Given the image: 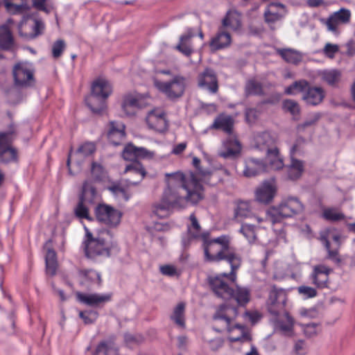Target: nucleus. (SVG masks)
Masks as SVG:
<instances>
[{"instance_id": "nucleus-11", "label": "nucleus", "mask_w": 355, "mask_h": 355, "mask_svg": "<svg viewBox=\"0 0 355 355\" xmlns=\"http://www.w3.org/2000/svg\"><path fill=\"white\" fill-rule=\"evenodd\" d=\"M96 220L110 228L116 227L121 223L122 212L106 204H98L94 209Z\"/></svg>"}, {"instance_id": "nucleus-38", "label": "nucleus", "mask_w": 355, "mask_h": 355, "mask_svg": "<svg viewBox=\"0 0 355 355\" xmlns=\"http://www.w3.org/2000/svg\"><path fill=\"white\" fill-rule=\"evenodd\" d=\"M266 159L268 162V168L272 170H279L284 167L283 159L279 155L277 148L268 150L266 153Z\"/></svg>"}, {"instance_id": "nucleus-29", "label": "nucleus", "mask_w": 355, "mask_h": 355, "mask_svg": "<svg viewBox=\"0 0 355 355\" xmlns=\"http://www.w3.org/2000/svg\"><path fill=\"white\" fill-rule=\"evenodd\" d=\"M321 80L332 87H337L342 78V73L336 69H324L319 72Z\"/></svg>"}, {"instance_id": "nucleus-30", "label": "nucleus", "mask_w": 355, "mask_h": 355, "mask_svg": "<svg viewBox=\"0 0 355 355\" xmlns=\"http://www.w3.org/2000/svg\"><path fill=\"white\" fill-rule=\"evenodd\" d=\"M193 166L197 168L198 171L196 173H190L187 175L183 174V175L188 178L190 175H193L196 177L198 182L202 186L201 184V181H207L209 179H216L218 178V173L216 172H211L207 170H202L200 168V160L194 157L193 159Z\"/></svg>"}, {"instance_id": "nucleus-42", "label": "nucleus", "mask_w": 355, "mask_h": 355, "mask_svg": "<svg viewBox=\"0 0 355 355\" xmlns=\"http://www.w3.org/2000/svg\"><path fill=\"white\" fill-rule=\"evenodd\" d=\"M277 53L287 62L297 64L302 60V55L291 49H278Z\"/></svg>"}, {"instance_id": "nucleus-50", "label": "nucleus", "mask_w": 355, "mask_h": 355, "mask_svg": "<svg viewBox=\"0 0 355 355\" xmlns=\"http://www.w3.org/2000/svg\"><path fill=\"white\" fill-rule=\"evenodd\" d=\"M323 216L325 219L331 221H338L345 218V216L335 208L325 209L323 211Z\"/></svg>"}, {"instance_id": "nucleus-56", "label": "nucleus", "mask_w": 355, "mask_h": 355, "mask_svg": "<svg viewBox=\"0 0 355 355\" xmlns=\"http://www.w3.org/2000/svg\"><path fill=\"white\" fill-rule=\"evenodd\" d=\"M79 316L85 324H92L97 319L98 313L94 311H80Z\"/></svg>"}, {"instance_id": "nucleus-23", "label": "nucleus", "mask_w": 355, "mask_h": 355, "mask_svg": "<svg viewBox=\"0 0 355 355\" xmlns=\"http://www.w3.org/2000/svg\"><path fill=\"white\" fill-rule=\"evenodd\" d=\"M125 125L117 121H111L107 132V138L111 144L118 146L122 144L125 137Z\"/></svg>"}, {"instance_id": "nucleus-41", "label": "nucleus", "mask_w": 355, "mask_h": 355, "mask_svg": "<svg viewBox=\"0 0 355 355\" xmlns=\"http://www.w3.org/2000/svg\"><path fill=\"white\" fill-rule=\"evenodd\" d=\"M96 150V146L92 142H86L82 144L78 150L74 153L72 150L70 151L68 159H67V166L69 168L70 162L72 159L73 155H78L80 157H87L93 154Z\"/></svg>"}, {"instance_id": "nucleus-2", "label": "nucleus", "mask_w": 355, "mask_h": 355, "mask_svg": "<svg viewBox=\"0 0 355 355\" xmlns=\"http://www.w3.org/2000/svg\"><path fill=\"white\" fill-rule=\"evenodd\" d=\"M202 246L206 261L219 262L225 260L230 265V280L232 282H235L236 271L240 268L242 259L236 250L230 247V237L221 235L211 239L210 234H205L203 235Z\"/></svg>"}, {"instance_id": "nucleus-31", "label": "nucleus", "mask_w": 355, "mask_h": 355, "mask_svg": "<svg viewBox=\"0 0 355 355\" xmlns=\"http://www.w3.org/2000/svg\"><path fill=\"white\" fill-rule=\"evenodd\" d=\"M253 213L250 204L248 201L239 200L234 208V218L241 222L245 218H252Z\"/></svg>"}, {"instance_id": "nucleus-34", "label": "nucleus", "mask_w": 355, "mask_h": 355, "mask_svg": "<svg viewBox=\"0 0 355 355\" xmlns=\"http://www.w3.org/2000/svg\"><path fill=\"white\" fill-rule=\"evenodd\" d=\"M50 241L45 244L46 253L45 256L46 271L49 275H54L58 268V261L55 252L49 247Z\"/></svg>"}, {"instance_id": "nucleus-21", "label": "nucleus", "mask_w": 355, "mask_h": 355, "mask_svg": "<svg viewBox=\"0 0 355 355\" xmlns=\"http://www.w3.org/2000/svg\"><path fill=\"white\" fill-rule=\"evenodd\" d=\"M298 150V145L295 144L291 149V162L286 167L288 178L290 180H295L300 178L304 171L303 162L293 158V155Z\"/></svg>"}, {"instance_id": "nucleus-47", "label": "nucleus", "mask_w": 355, "mask_h": 355, "mask_svg": "<svg viewBox=\"0 0 355 355\" xmlns=\"http://www.w3.org/2000/svg\"><path fill=\"white\" fill-rule=\"evenodd\" d=\"M309 82L305 80H300L294 82L285 89V94L288 95H295L297 93H304L306 87L309 86Z\"/></svg>"}, {"instance_id": "nucleus-5", "label": "nucleus", "mask_w": 355, "mask_h": 355, "mask_svg": "<svg viewBox=\"0 0 355 355\" xmlns=\"http://www.w3.org/2000/svg\"><path fill=\"white\" fill-rule=\"evenodd\" d=\"M155 156V153L144 147H137L132 144H127L123 152L122 157L124 159L131 161L132 163L128 165L124 171L125 173H132L137 175L139 178L137 181L133 182L128 180L129 184L135 185L143 180L146 175L145 168L137 162L139 159H152Z\"/></svg>"}, {"instance_id": "nucleus-60", "label": "nucleus", "mask_w": 355, "mask_h": 355, "mask_svg": "<svg viewBox=\"0 0 355 355\" xmlns=\"http://www.w3.org/2000/svg\"><path fill=\"white\" fill-rule=\"evenodd\" d=\"M159 270L162 274L166 276L172 277L177 274L176 268L171 265L162 266H160Z\"/></svg>"}, {"instance_id": "nucleus-33", "label": "nucleus", "mask_w": 355, "mask_h": 355, "mask_svg": "<svg viewBox=\"0 0 355 355\" xmlns=\"http://www.w3.org/2000/svg\"><path fill=\"white\" fill-rule=\"evenodd\" d=\"M284 315L286 320L283 321L282 319L278 318L275 321V329L276 331H279L283 334L288 335L291 334L293 331V326H294V320L289 315L287 311L282 313L281 315Z\"/></svg>"}, {"instance_id": "nucleus-58", "label": "nucleus", "mask_w": 355, "mask_h": 355, "mask_svg": "<svg viewBox=\"0 0 355 355\" xmlns=\"http://www.w3.org/2000/svg\"><path fill=\"white\" fill-rule=\"evenodd\" d=\"M338 51L339 46L337 44L327 43L323 49V53L327 58H334Z\"/></svg>"}, {"instance_id": "nucleus-10", "label": "nucleus", "mask_w": 355, "mask_h": 355, "mask_svg": "<svg viewBox=\"0 0 355 355\" xmlns=\"http://www.w3.org/2000/svg\"><path fill=\"white\" fill-rule=\"evenodd\" d=\"M287 300L288 295L285 289L278 288L275 285L271 286L266 300L268 311L275 317L281 316L282 313L286 311Z\"/></svg>"}, {"instance_id": "nucleus-26", "label": "nucleus", "mask_w": 355, "mask_h": 355, "mask_svg": "<svg viewBox=\"0 0 355 355\" xmlns=\"http://www.w3.org/2000/svg\"><path fill=\"white\" fill-rule=\"evenodd\" d=\"M234 123V119L230 115L222 113L216 117L210 128L215 130H221L228 135H232Z\"/></svg>"}, {"instance_id": "nucleus-14", "label": "nucleus", "mask_w": 355, "mask_h": 355, "mask_svg": "<svg viewBox=\"0 0 355 355\" xmlns=\"http://www.w3.org/2000/svg\"><path fill=\"white\" fill-rule=\"evenodd\" d=\"M197 85L203 90L216 94L218 90V81L216 72L212 69L206 68L198 75Z\"/></svg>"}, {"instance_id": "nucleus-16", "label": "nucleus", "mask_w": 355, "mask_h": 355, "mask_svg": "<svg viewBox=\"0 0 355 355\" xmlns=\"http://www.w3.org/2000/svg\"><path fill=\"white\" fill-rule=\"evenodd\" d=\"M331 272L332 269L325 265H316L313 267L309 279L317 288H326L329 287V275Z\"/></svg>"}, {"instance_id": "nucleus-49", "label": "nucleus", "mask_w": 355, "mask_h": 355, "mask_svg": "<svg viewBox=\"0 0 355 355\" xmlns=\"http://www.w3.org/2000/svg\"><path fill=\"white\" fill-rule=\"evenodd\" d=\"M85 202L79 199V202L74 208V214L80 219H87L89 221L93 220L90 216L88 208L85 206Z\"/></svg>"}, {"instance_id": "nucleus-57", "label": "nucleus", "mask_w": 355, "mask_h": 355, "mask_svg": "<svg viewBox=\"0 0 355 355\" xmlns=\"http://www.w3.org/2000/svg\"><path fill=\"white\" fill-rule=\"evenodd\" d=\"M124 340L125 343L132 347L135 345H138L143 342L144 337L140 334H126L124 336Z\"/></svg>"}, {"instance_id": "nucleus-19", "label": "nucleus", "mask_w": 355, "mask_h": 355, "mask_svg": "<svg viewBox=\"0 0 355 355\" xmlns=\"http://www.w3.org/2000/svg\"><path fill=\"white\" fill-rule=\"evenodd\" d=\"M77 299L79 302L90 306H98L105 302L110 301L111 294H85L80 292L76 293Z\"/></svg>"}, {"instance_id": "nucleus-55", "label": "nucleus", "mask_w": 355, "mask_h": 355, "mask_svg": "<svg viewBox=\"0 0 355 355\" xmlns=\"http://www.w3.org/2000/svg\"><path fill=\"white\" fill-rule=\"evenodd\" d=\"M339 23L347 24L349 21L351 12L349 10L341 8L333 14Z\"/></svg>"}, {"instance_id": "nucleus-59", "label": "nucleus", "mask_w": 355, "mask_h": 355, "mask_svg": "<svg viewBox=\"0 0 355 355\" xmlns=\"http://www.w3.org/2000/svg\"><path fill=\"white\" fill-rule=\"evenodd\" d=\"M198 240V239L193 237L192 235L189 234L188 232H185L182 235V246L184 250H187L189 248V246L192 244V243L195 241Z\"/></svg>"}, {"instance_id": "nucleus-28", "label": "nucleus", "mask_w": 355, "mask_h": 355, "mask_svg": "<svg viewBox=\"0 0 355 355\" xmlns=\"http://www.w3.org/2000/svg\"><path fill=\"white\" fill-rule=\"evenodd\" d=\"M194 34L191 28H188L187 33L180 36L179 42L175 46V49L185 56H190L193 52L191 43V40Z\"/></svg>"}, {"instance_id": "nucleus-53", "label": "nucleus", "mask_w": 355, "mask_h": 355, "mask_svg": "<svg viewBox=\"0 0 355 355\" xmlns=\"http://www.w3.org/2000/svg\"><path fill=\"white\" fill-rule=\"evenodd\" d=\"M66 48V44L64 40H58L55 41L52 46V55L54 58H58L62 54Z\"/></svg>"}, {"instance_id": "nucleus-45", "label": "nucleus", "mask_w": 355, "mask_h": 355, "mask_svg": "<svg viewBox=\"0 0 355 355\" xmlns=\"http://www.w3.org/2000/svg\"><path fill=\"white\" fill-rule=\"evenodd\" d=\"M245 96H261L263 94L262 84L254 79L249 80L245 86Z\"/></svg>"}, {"instance_id": "nucleus-1", "label": "nucleus", "mask_w": 355, "mask_h": 355, "mask_svg": "<svg viewBox=\"0 0 355 355\" xmlns=\"http://www.w3.org/2000/svg\"><path fill=\"white\" fill-rule=\"evenodd\" d=\"M167 187L162 200L153 206V214L159 218L168 217L171 209H184L196 205L205 198L204 187L193 175L187 178L182 173H166Z\"/></svg>"}, {"instance_id": "nucleus-48", "label": "nucleus", "mask_w": 355, "mask_h": 355, "mask_svg": "<svg viewBox=\"0 0 355 355\" xmlns=\"http://www.w3.org/2000/svg\"><path fill=\"white\" fill-rule=\"evenodd\" d=\"M240 232L243 234L249 243H253L256 242L257 234L254 225L243 224L241 227Z\"/></svg>"}, {"instance_id": "nucleus-35", "label": "nucleus", "mask_w": 355, "mask_h": 355, "mask_svg": "<svg viewBox=\"0 0 355 355\" xmlns=\"http://www.w3.org/2000/svg\"><path fill=\"white\" fill-rule=\"evenodd\" d=\"M223 27H227L232 31H238L241 27V15L235 10H230L222 21Z\"/></svg>"}, {"instance_id": "nucleus-27", "label": "nucleus", "mask_w": 355, "mask_h": 355, "mask_svg": "<svg viewBox=\"0 0 355 355\" xmlns=\"http://www.w3.org/2000/svg\"><path fill=\"white\" fill-rule=\"evenodd\" d=\"M224 151L219 153V155L224 158L234 157L240 153L241 146L237 139L232 134L223 141Z\"/></svg>"}, {"instance_id": "nucleus-20", "label": "nucleus", "mask_w": 355, "mask_h": 355, "mask_svg": "<svg viewBox=\"0 0 355 355\" xmlns=\"http://www.w3.org/2000/svg\"><path fill=\"white\" fill-rule=\"evenodd\" d=\"M325 97V92L320 87H311L309 85L302 94V100L309 105L320 104Z\"/></svg>"}, {"instance_id": "nucleus-62", "label": "nucleus", "mask_w": 355, "mask_h": 355, "mask_svg": "<svg viewBox=\"0 0 355 355\" xmlns=\"http://www.w3.org/2000/svg\"><path fill=\"white\" fill-rule=\"evenodd\" d=\"M111 352L107 344L105 342H101L96 347V355H109Z\"/></svg>"}, {"instance_id": "nucleus-46", "label": "nucleus", "mask_w": 355, "mask_h": 355, "mask_svg": "<svg viewBox=\"0 0 355 355\" xmlns=\"http://www.w3.org/2000/svg\"><path fill=\"white\" fill-rule=\"evenodd\" d=\"M184 309V304L182 302L179 303L175 307L173 315L171 316V320L182 328L185 327Z\"/></svg>"}, {"instance_id": "nucleus-3", "label": "nucleus", "mask_w": 355, "mask_h": 355, "mask_svg": "<svg viewBox=\"0 0 355 355\" xmlns=\"http://www.w3.org/2000/svg\"><path fill=\"white\" fill-rule=\"evenodd\" d=\"M238 308L227 303L220 304L213 316V329L217 332L227 331L231 343H248L252 340L250 329L245 325L235 322Z\"/></svg>"}, {"instance_id": "nucleus-37", "label": "nucleus", "mask_w": 355, "mask_h": 355, "mask_svg": "<svg viewBox=\"0 0 355 355\" xmlns=\"http://www.w3.org/2000/svg\"><path fill=\"white\" fill-rule=\"evenodd\" d=\"M14 45V40L8 24L0 26V49L10 50Z\"/></svg>"}, {"instance_id": "nucleus-40", "label": "nucleus", "mask_w": 355, "mask_h": 355, "mask_svg": "<svg viewBox=\"0 0 355 355\" xmlns=\"http://www.w3.org/2000/svg\"><path fill=\"white\" fill-rule=\"evenodd\" d=\"M141 107L139 99L131 95L126 96L122 103V109L128 116L135 115L137 110Z\"/></svg>"}, {"instance_id": "nucleus-12", "label": "nucleus", "mask_w": 355, "mask_h": 355, "mask_svg": "<svg viewBox=\"0 0 355 355\" xmlns=\"http://www.w3.org/2000/svg\"><path fill=\"white\" fill-rule=\"evenodd\" d=\"M15 85L19 87H28L35 83L34 69L28 62H19L12 69Z\"/></svg>"}, {"instance_id": "nucleus-64", "label": "nucleus", "mask_w": 355, "mask_h": 355, "mask_svg": "<svg viewBox=\"0 0 355 355\" xmlns=\"http://www.w3.org/2000/svg\"><path fill=\"white\" fill-rule=\"evenodd\" d=\"M304 333L308 337H312L317 334V324L314 323L307 324L304 327Z\"/></svg>"}, {"instance_id": "nucleus-44", "label": "nucleus", "mask_w": 355, "mask_h": 355, "mask_svg": "<svg viewBox=\"0 0 355 355\" xmlns=\"http://www.w3.org/2000/svg\"><path fill=\"white\" fill-rule=\"evenodd\" d=\"M96 198V191L95 188L87 182H84L82 194L79 199L85 203L93 204L95 202Z\"/></svg>"}, {"instance_id": "nucleus-22", "label": "nucleus", "mask_w": 355, "mask_h": 355, "mask_svg": "<svg viewBox=\"0 0 355 355\" xmlns=\"http://www.w3.org/2000/svg\"><path fill=\"white\" fill-rule=\"evenodd\" d=\"M267 171V165L262 160L254 158H248L245 161L243 174L245 177L251 178Z\"/></svg>"}, {"instance_id": "nucleus-18", "label": "nucleus", "mask_w": 355, "mask_h": 355, "mask_svg": "<svg viewBox=\"0 0 355 355\" xmlns=\"http://www.w3.org/2000/svg\"><path fill=\"white\" fill-rule=\"evenodd\" d=\"M146 120L148 127L155 131L162 132L167 129L166 114L161 109L157 108L150 111Z\"/></svg>"}, {"instance_id": "nucleus-51", "label": "nucleus", "mask_w": 355, "mask_h": 355, "mask_svg": "<svg viewBox=\"0 0 355 355\" xmlns=\"http://www.w3.org/2000/svg\"><path fill=\"white\" fill-rule=\"evenodd\" d=\"M297 289L298 293L305 299L313 298L318 295L317 290L309 286L302 285L297 287Z\"/></svg>"}, {"instance_id": "nucleus-52", "label": "nucleus", "mask_w": 355, "mask_h": 355, "mask_svg": "<svg viewBox=\"0 0 355 355\" xmlns=\"http://www.w3.org/2000/svg\"><path fill=\"white\" fill-rule=\"evenodd\" d=\"M284 108L288 111L292 115H298L300 112V108L298 103L293 100H285L283 102Z\"/></svg>"}, {"instance_id": "nucleus-63", "label": "nucleus", "mask_w": 355, "mask_h": 355, "mask_svg": "<svg viewBox=\"0 0 355 355\" xmlns=\"http://www.w3.org/2000/svg\"><path fill=\"white\" fill-rule=\"evenodd\" d=\"M245 114L246 121L250 123L254 122L258 116L257 110L254 108L246 109Z\"/></svg>"}, {"instance_id": "nucleus-61", "label": "nucleus", "mask_w": 355, "mask_h": 355, "mask_svg": "<svg viewBox=\"0 0 355 355\" xmlns=\"http://www.w3.org/2000/svg\"><path fill=\"white\" fill-rule=\"evenodd\" d=\"M325 24L327 26L329 31L335 32L337 29L339 22L337 21L334 15H332L328 19H327L325 21Z\"/></svg>"}, {"instance_id": "nucleus-17", "label": "nucleus", "mask_w": 355, "mask_h": 355, "mask_svg": "<svg viewBox=\"0 0 355 355\" xmlns=\"http://www.w3.org/2000/svg\"><path fill=\"white\" fill-rule=\"evenodd\" d=\"M277 193V187L274 181L263 182L255 190V200L264 205L270 203Z\"/></svg>"}, {"instance_id": "nucleus-6", "label": "nucleus", "mask_w": 355, "mask_h": 355, "mask_svg": "<svg viewBox=\"0 0 355 355\" xmlns=\"http://www.w3.org/2000/svg\"><path fill=\"white\" fill-rule=\"evenodd\" d=\"M304 210V205L297 198L288 197L267 211L266 220L272 225L280 223L284 218L302 214Z\"/></svg>"}, {"instance_id": "nucleus-7", "label": "nucleus", "mask_w": 355, "mask_h": 355, "mask_svg": "<svg viewBox=\"0 0 355 355\" xmlns=\"http://www.w3.org/2000/svg\"><path fill=\"white\" fill-rule=\"evenodd\" d=\"M112 92L111 84L105 79L98 78L92 85L91 94L85 98L92 112L100 114L106 109V99Z\"/></svg>"}, {"instance_id": "nucleus-39", "label": "nucleus", "mask_w": 355, "mask_h": 355, "mask_svg": "<svg viewBox=\"0 0 355 355\" xmlns=\"http://www.w3.org/2000/svg\"><path fill=\"white\" fill-rule=\"evenodd\" d=\"M78 275L81 278V284H101L100 273L92 269H82L78 270Z\"/></svg>"}, {"instance_id": "nucleus-43", "label": "nucleus", "mask_w": 355, "mask_h": 355, "mask_svg": "<svg viewBox=\"0 0 355 355\" xmlns=\"http://www.w3.org/2000/svg\"><path fill=\"white\" fill-rule=\"evenodd\" d=\"M320 240L324 243V247L327 251V259L334 262L335 264L340 266L342 263V259L338 253V249H331L330 243L325 235H321Z\"/></svg>"}, {"instance_id": "nucleus-8", "label": "nucleus", "mask_w": 355, "mask_h": 355, "mask_svg": "<svg viewBox=\"0 0 355 355\" xmlns=\"http://www.w3.org/2000/svg\"><path fill=\"white\" fill-rule=\"evenodd\" d=\"M105 233L107 235L110 236L112 235L109 230H106L102 232L101 234L98 235L96 237H93L92 234L87 232L86 236L87 239L84 241V249L85 256L90 259H95L98 257H110V250L113 246L112 241H107L103 234Z\"/></svg>"}, {"instance_id": "nucleus-24", "label": "nucleus", "mask_w": 355, "mask_h": 355, "mask_svg": "<svg viewBox=\"0 0 355 355\" xmlns=\"http://www.w3.org/2000/svg\"><path fill=\"white\" fill-rule=\"evenodd\" d=\"M286 14L285 6L282 3H270L264 12L265 21L271 25L280 20Z\"/></svg>"}, {"instance_id": "nucleus-36", "label": "nucleus", "mask_w": 355, "mask_h": 355, "mask_svg": "<svg viewBox=\"0 0 355 355\" xmlns=\"http://www.w3.org/2000/svg\"><path fill=\"white\" fill-rule=\"evenodd\" d=\"M5 7L11 14H21L29 9L27 0H3Z\"/></svg>"}, {"instance_id": "nucleus-15", "label": "nucleus", "mask_w": 355, "mask_h": 355, "mask_svg": "<svg viewBox=\"0 0 355 355\" xmlns=\"http://www.w3.org/2000/svg\"><path fill=\"white\" fill-rule=\"evenodd\" d=\"M13 133L14 131L0 133V157L6 163L15 161L17 157V150L10 147Z\"/></svg>"}, {"instance_id": "nucleus-4", "label": "nucleus", "mask_w": 355, "mask_h": 355, "mask_svg": "<svg viewBox=\"0 0 355 355\" xmlns=\"http://www.w3.org/2000/svg\"><path fill=\"white\" fill-rule=\"evenodd\" d=\"M226 277L230 279L229 274L222 273L208 277V282L213 292L222 299L234 300L237 303V306H246L251 299L250 289L239 285H236L235 289H233L225 281L224 278Z\"/></svg>"}, {"instance_id": "nucleus-9", "label": "nucleus", "mask_w": 355, "mask_h": 355, "mask_svg": "<svg viewBox=\"0 0 355 355\" xmlns=\"http://www.w3.org/2000/svg\"><path fill=\"white\" fill-rule=\"evenodd\" d=\"M187 83V80L185 77L177 75L170 81L155 80L154 84L155 87L159 92L164 94L168 98L175 100L184 94Z\"/></svg>"}, {"instance_id": "nucleus-13", "label": "nucleus", "mask_w": 355, "mask_h": 355, "mask_svg": "<svg viewBox=\"0 0 355 355\" xmlns=\"http://www.w3.org/2000/svg\"><path fill=\"white\" fill-rule=\"evenodd\" d=\"M19 33L26 39H34L44 29V23L39 19L24 18L18 26Z\"/></svg>"}, {"instance_id": "nucleus-32", "label": "nucleus", "mask_w": 355, "mask_h": 355, "mask_svg": "<svg viewBox=\"0 0 355 355\" xmlns=\"http://www.w3.org/2000/svg\"><path fill=\"white\" fill-rule=\"evenodd\" d=\"M275 139L269 132H264L256 137V146L260 150L268 153V150L276 148Z\"/></svg>"}, {"instance_id": "nucleus-54", "label": "nucleus", "mask_w": 355, "mask_h": 355, "mask_svg": "<svg viewBox=\"0 0 355 355\" xmlns=\"http://www.w3.org/2000/svg\"><path fill=\"white\" fill-rule=\"evenodd\" d=\"M93 178L96 181H101L105 177V172L103 166L96 162H93L91 169Z\"/></svg>"}, {"instance_id": "nucleus-25", "label": "nucleus", "mask_w": 355, "mask_h": 355, "mask_svg": "<svg viewBox=\"0 0 355 355\" xmlns=\"http://www.w3.org/2000/svg\"><path fill=\"white\" fill-rule=\"evenodd\" d=\"M232 38L230 33L219 28L218 33L209 42V46L214 51L225 49L231 44Z\"/></svg>"}]
</instances>
